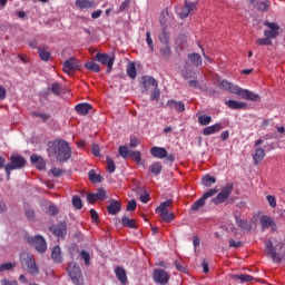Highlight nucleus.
Segmentation results:
<instances>
[{
	"label": "nucleus",
	"mask_w": 285,
	"mask_h": 285,
	"mask_svg": "<svg viewBox=\"0 0 285 285\" xmlns=\"http://www.w3.org/2000/svg\"><path fill=\"white\" fill-rule=\"evenodd\" d=\"M52 153L58 161H68L72 157V148L70 144L63 139L53 141Z\"/></svg>",
	"instance_id": "1"
},
{
	"label": "nucleus",
	"mask_w": 285,
	"mask_h": 285,
	"mask_svg": "<svg viewBox=\"0 0 285 285\" xmlns=\"http://www.w3.org/2000/svg\"><path fill=\"white\" fill-rule=\"evenodd\" d=\"M20 264L24 267L27 273L31 275V277H37L39 275V266H37V261L35 259V255L23 252L20 255Z\"/></svg>",
	"instance_id": "2"
},
{
	"label": "nucleus",
	"mask_w": 285,
	"mask_h": 285,
	"mask_svg": "<svg viewBox=\"0 0 285 285\" xmlns=\"http://www.w3.org/2000/svg\"><path fill=\"white\" fill-rule=\"evenodd\" d=\"M26 164V158H23L21 155H11L10 163L4 166L7 179H10V173H12V170H21Z\"/></svg>",
	"instance_id": "3"
},
{
	"label": "nucleus",
	"mask_w": 285,
	"mask_h": 285,
	"mask_svg": "<svg viewBox=\"0 0 285 285\" xmlns=\"http://www.w3.org/2000/svg\"><path fill=\"white\" fill-rule=\"evenodd\" d=\"M67 272L75 285H83V274H81V267L77 263H69Z\"/></svg>",
	"instance_id": "4"
},
{
	"label": "nucleus",
	"mask_w": 285,
	"mask_h": 285,
	"mask_svg": "<svg viewBox=\"0 0 285 285\" xmlns=\"http://www.w3.org/2000/svg\"><path fill=\"white\" fill-rule=\"evenodd\" d=\"M24 239L27 244L33 246L38 253H46V250H48V244L46 243V238H43V236L41 235L26 236Z\"/></svg>",
	"instance_id": "5"
},
{
	"label": "nucleus",
	"mask_w": 285,
	"mask_h": 285,
	"mask_svg": "<svg viewBox=\"0 0 285 285\" xmlns=\"http://www.w3.org/2000/svg\"><path fill=\"white\" fill-rule=\"evenodd\" d=\"M281 248H282V243L273 247L272 240L265 242V250L269 255V257L273 259V262H276V264H279V262H282V257H284V254L279 252Z\"/></svg>",
	"instance_id": "6"
},
{
	"label": "nucleus",
	"mask_w": 285,
	"mask_h": 285,
	"mask_svg": "<svg viewBox=\"0 0 285 285\" xmlns=\"http://www.w3.org/2000/svg\"><path fill=\"white\" fill-rule=\"evenodd\" d=\"M233 184H228L226 187L222 189V191L214 198L209 200V206H219V204H224L233 193Z\"/></svg>",
	"instance_id": "7"
},
{
	"label": "nucleus",
	"mask_w": 285,
	"mask_h": 285,
	"mask_svg": "<svg viewBox=\"0 0 285 285\" xmlns=\"http://www.w3.org/2000/svg\"><path fill=\"white\" fill-rule=\"evenodd\" d=\"M217 195V189L212 188L207 190L202 198L197 199L193 205H191V210H199V208H203V206H206L208 204L210 206V197H215Z\"/></svg>",
	"instance_id": "8"
},
{
	"label": "nucleus",
	"mask_w": 285,
	"mask_h": 285,
	"mask_svg": "<svg viewBox=\"0 0 285 285\" xmlns=\"http://www.w3.org/2000/svg\"><path fill=\"white\" fill-rule=\"evenodd\" d=\"M217 195V189L212 188L207 190L202 198L197 199L193 205H191V210H199V208H203V206H206L208 204L210 206V197H215Z\"/></svg>",
	"instance_id": "9"
},
{
	"label": "nucleus",
	"mask_w": 285,
	"mask_h": 285,
	"mask_svg": "<svg viewBox=\"0 0 285 285\" xmlns=\"http://www.w3.org/2000/svg\"><path fill=\"white\" fill-rule=\"evenodd\" d=\"M62 70L67 75H70V72H75L77 70H81V62L76 58L71 57L63 62Z\"/></svg>",
	"instance_id": "10"
},
{
	"label": "nucleus",
	"mask_w": 285,
	"mask_h": 285,
	"mask_svg": "<svg viewBox=\"0 0 285 285\" xmlns=\"http://www.w3.org/2000/svg\"><path fill=\"white\" fill-rule=\"evenodd\" d=\"M97 61L107 67V72H112V66L115 63V56H109L108 53H97Z\"/></svg>",
	"instance_id": "11"
},
{
	"label": "nucleus",
	"mask_w": 285,
	"mask_h": 285,
	"mask_svg": "<svg viewBox=\"0 0 285 285\" xmlns=\"http://www.w3.org/2000/svg\"><path fill=\"white\" fill-rule=\"evenodd\" d=\"M154 282L156 284L166 285L170 282V273L164 269H154Z\"/></svg>",
	"instance_id": "12"
},
{
	"label": "nucleus",
	"mask_w": 285,
	"mask_h": 285,
	"mask_svg": "<svg viewBox=\"0 0 285 285\" xmlns=\"http://www.w3.org/2000/svg\"><path fill=\"white\" fill-rule=\"evenodd\" d=\"M49 230L55 235V237H58L59 239H63L68 233V227L66 223H60L58 226L52 225L49 227Z\"/></svg>",
	"instance_id": "13"
},
{
	"label": "nucleus",
	"mask_w": 285,
	"mask_h": 285,
	"mask_svg": "<svg viewBox=\"0 0 285 285\" xmlns=\"http://www.w3.org/2000/svg\"><path fill=\"white\" fill-rule=\"evenodd\" d=\"M156 213L158 215H175V212H173V200L168 199L161 203L156 207Z\"/></svg>",
	"instance_id": "14"
},
{
	"label": "nucleus",
	"mask_w": 285,
	"mask_h": 285,
	"mask_svg": "<svg viewBox=\"0 0 285 285\" xmlns=\"http://www.w3.org/2000/svg\"><path fill=\"white\" fill-rule=\"evenodd\" d=\"M141 83H142V92H148L150 88H158L159 83L156 79H154L150 76H142L141 77Z\"/></svg>",
	"instance_id": "15"
},
{
	"label": "nucleus",
	"mask_w": 285,
	"mask_h": 285,
	"mask_svg": "<svg viewBox=\"0 0 285 285\" xmlns=\"http://www.w3.org/2000/svg\"><path fill=\"white\" fill-rule=\"evenodd\" d=\"M237 96L242 97V99H246L247 101H261L259 95L247 89H242L240 87Z\"/></svg>",
	"instance_id": "16"
},
{
	"label": "nucleus",
	"mask_w": 285,
	"mask_h": 285,
	"mask_svg": "<svg viewBox=\"0 0 285 285\" xmlns=\"http://www.w3.org/2000/svg\"><path fill=\"white\" fill-rule=\"evenodd\" d=\"M265 26L269 28L268 30L264 31L265 37L267 39H275L277 35H279V27L275 22H265Z\"/></svg>",
	"instance_id": "17"
},
{
	"label": "nucleus",
	"mask_w": 285,
	"mask_h": 285,
	"mask_svg": "<svg viewBox=\"0 0 285 285\" xmlns=\"http://www.w3.org/2000/svg\"><path fill=\"white\" fill-rule=\"evenodd\" d=\"M249 2L258 12H268L271 8V1L268 0H249Z\"/></svg>",
	"instance_id": "18"
},
{
	"label": "nucleus",
	"mask_w": 285,
	"mask_h": 285,
	"mask_svg": "<svg viewBox=\"0 0 285 285\" xmlns=\"http://www.w3.org/2000/svg\"><path fill=\"white\" fill-rule=\"evenodd\" d=\"M219 88H222L223 90H227V92H230L232 95H238L239 92V86L234 85L228 80L220 81Z\"/></svg>",
	"instance_id": "19"
},
{
	"label": "nucleus",
	"mask_w": 285,
	"mask_h": 285,
	"mask_svg": "<svg viewBox=\"0 0 285 285\" xmlns=\"http://www.w3.org/2000/svg\"><path fill=\"white\" fill-rule=\"evenodd\" d=\"M109 215H117L121 212V203L116 199H110L107 205Z\"/></svg>",
	"instance_id": "20"
},
{
	"label": "nucleus",
	"mask_w": 285,
	"mask_h": 285,
	"mask_svg": "<svg viewBox=\"0 0 285 285\" xmlns=\"http://www.w3.org/2000/svg\"><path fill=\"white\" fill-rule=\"evenodd\" d=\"M225 106L230 108V110H246V108H248L246 102H239L237 100H226Z\"/></svg>",
	"instance_id": "21"
},
{
	"label": "nucleus",
	"mask_w": 285,
	"mask_h": 285,
	"mask_svg": "<svg viewBox=\"0 0 285 285\" xmlns=\"http://www.w3.org/2000/svg\"><path fill=\"white\" fill-rule=\"evenodd\" d=\"M115 274L118 282H120V284L122 285L128 284V275L126 274V269L124 267L121 266L116 267Z\"/></svg>",
	"instance_id": "22"
},
{
	"label": "nucleus",
	"mask_w": 285,
	"mask_h": 285,
	"mask_svg": "<svg viewBox=\"0 0 285 285\" xmlns=\"http://www.w3.org/2000/svg\"><path fill=\"white\" fill-rule=\"evenodd\" d=\"M167 106L170 108V110H176L177 112H184V110H186V105L175 99L168 100Z\"/></svg>",
	"instance_id": "23"
},
{
	"label": "nucleus",
	"mask_w": 285,
	"mask_h": 285,
	"mask_svg": "<svg viewBox=\"0 0 285 285\" xmlns=\"http://www.w3.org/2000/svg\"><path fill=\"white\" fill-rule=\"evenodd\" d=\"M150 154L153 157H156V159H164L165 157H168V151L164 147H153L150 149Z\"/></svg>",
	"instance_id": "24"
},
{
	"label": "nucleus",
	"mask_w": 285,
	"mask_h": 285,
	"mask_svg": "<svg viewBox=\"0 0 285 285\" xmlns=\"http://www.w3.org/2000/svg\"><path fill=\"white\" fill-rule=\"evenodd\" d=\"M51 259L55 264H61L63 262V257L61 256V247L59 245L53 246L51 249Z\"/></svg>",
	"instance_id": "25"
},
{
	"label": "nucleus",
	"mask_w": 285,
	"mask_h": 285,
	"mask_svg": "<svg viewBox=\"0 0 285 285\" xmlns=\"http://www.w3.org/2000/svg\"><path fill=\"white\" fill-rule=\"evenodd\" d=\"M92 108V105L88 102L78 104L75 107L76 112H78L81 116L88 115L90 112V109Z\"/></svg>",
	"instance_id": "26"
},
{
	"label": "nucleus",
	"mask_w": 285,
	"mask_h": 285,
	"mask_svg": "<svg viewBox=\"0 0 285 285\" xmlns=\"http://www.w3.org/2000/svg\"><path fill=\"white\" fill-rule=\"evenodd\" d=\"M77 8L83 9H92L97 8V2L92 0H76Z\"/></svg>",
	"instance_id": "27"
},
{
	"label": "nucleus",
	"mask_w": 285,
	"mask_h": 285,
	"mask_svg": "<svg viewBox=\"0 0 285 285\" xmlns=\"http://www.w3.org/2000/svg\"><path fill=\"white\" fill-rule=\"evenodd\" d=\"M30 159L31 164H35L38 170H43L46 168V160H43L41 156L31 155Z\"/></svg>",
	"instance_id": "28"
},
{
	"label": "nucleus",
	"mask_w": 285,
	"mask_h": 285,
	"mask_svg": "<svg viewBox=\"0 0 285 285\" xmlns=\"http://www.w3.org/2000/svg\"><path fill=\"white\" fill-rule=\"evenodd\" d=\"M222 124H215L208 127H205L203 130V135L205 137H208V135H215V132H219V130H222Z\"/></svg>",
	"instance_id": "29"
},
{
	"label": "nucleus",
	"mask_w": 285,
	"mask_h": 285,
	"mask_svg": "<svg viewBox=\"0 0 285 285\" xmlns=\"http://www.w3.org/2000/svg\"><path fill=\"white\" fill-rule=\"evenodd\" d=\"M235 219L239 228H243V230H252L253 225H250V222L243 219L242 216H235Z\"/></svg>",
	"instance_id": "30"
},
{
	"label": "nucleus",
	"mask_w": 285,
	"mask_h": 285,
	"mask_svg": "<svg viewBox=\"0 0 285 285\" xmlns=\"http://www.w3.org/2000/svg\"><path fill=\"white\" fill-rule=\"evenodd\" d=\"M261 224L262 228H272V230H275V222L271 219V216H262L261 217Z\"/></svg>",
	"instance_id": "31"
},
{
	"label": "nucleus",
	"mask_w": 285,
	"mask_h": 285,
	"mask_svg": "<svg viewBox=\"0 0 285 285\" xmlns=\"http://www.w3.org/2000/svg\"><path fill=\"white\" fill-rule=\"evenodd\" d=\"M187 58L193 63V66H195L196 68H199V66H202V63H203L202 56L197 52L189 53L187 56Z\"/></svg>",
	"instance_id": "32"
},
{
	"label": "nucleus",
	"mask_w": 285,
	"mask_h": 285,
	"mask_svg": "<svg viewBox=\"0 0 285 285\" xmlns=\"http://www.w3.org/2000/svg\"><path fill=\"white\" fill-rule=\"evenodd\" d=\"M88 177H89V181H91V184H101V181H104V177H101L100 174H97V171H95V169L89 170Z\"/></svg>",
	"instance_id": "33"
},
{
	"label": "nucleus",
	"mask_w": 285,
	"mask_h": 285,
	"mask_svg": "<svg viewBox=\"0 0 285 285\" xmlns=\"http://www.w3.org/2000/svg\"><path fill=\"white\" fill-rule=\"evenodd\" d=\"M266 157V151L263 148H256L255 154L253 156L254 163L256 166Z\"/></svg>",
	"instance_id": "34"
},
{
	"label": "nucleus",
	"mask_w": 285,
	"mask_h": 285,
	"mask_svg": "<svg viewBox=\"0 0 285 285\" xmlns=\"http://www.w3.org/2000/svg\"><path fill=\"white\" fill-rule=\"evenodd\" d=\"M171 55L173 49L170 48V45H165L163 48H160V57H163V59L166 61L170 60Z\"/></svg>",
	"instance_id": "35"
},
{
	"label": "nucleus",
	"mask_w": 285,
	"mask_h": 285,
	"mask_svg": "<svg viewBox=\"0 0 285 285\" xmlns=\"http://www.w3.org/2000/svg\"><path fill=\"white\" fill-rule=\"evenodd\" d=\"M160 43L170 45V33L167 29H161V32L158 35Z\"/></svg>",
	"instance_id": "36"
},
{
	"label": "nucleus",
	"mask_w": 285,
	"mask_h": 285,
	"mask_svg": "<svg viewBox=\"0 0 285 285\" xmlns=\"http://www.w3.org/2000/svg\"><path fill=\"white\" fill-rule=\"evenodd\" d=\"M202 184L206 188H210V186H213V184H217V178H215V176L205 175L202 179Z\"/></svg>",
	"instance_id": "37"
},
{
	"label": "nucleus",
	"mask_w": 285,
	"mask_h": 285,
	"mask_svg": "<svg viewBox=\"0 0 285 285\" xmlns=\"http://www.w3.org/2000/svg\"><path fill=\"white\" fill-rule=\"evenodd\" d=\"M38 55H39L41 61H50L51 53H50V51L47 50L46 47H39Z\"/></svg>",
	"instance_id": "38"
},
{
	"label": "nucleus",
	"mask_w": 285,
	"mask_h": 285,
	"mask_svg": "<svg viewBox=\"0 0 285 285\" xmlns=\"http://www.w3.org/2000/svg\"><path fill=\"white\" fill-rule=\"evenodd\" d=\"M161 170H164V166H161L159 161L153 163L149 166V171H151L153 175H161Z\"/></svg>",
	"instance_id": "39"
},
{
	"label": "nucleus",
	"mask_w": 285,
	"mask_h": 285,
	"mask_svg": "<svg viewBox=\"0 0 285 285\" xmlns=\"http://www.w3.org/2000/svg\"><path fill=\"white\" fill-rule=\"evenodd\" d=\"M127 75L130 79H137V67L135 66V62H130L127 66Z\"/></svg>",
	"instance_id": "40"
},
{
	"label": "nucleus",
	"mask_w": 285,
	"mask_h": 285,
	"mask_svg": "<svg viewBox=\"0 0 285 285\" xmlns=\"http://www.w3.org/2000/svg\"><path fill=\"white\" fill-rule=\"evenodd\" d=\"M85 68L87 70H90L91 72H101V68L99 67V63L95 61L86 62Z\"/></svg>",
	"instance_id": "41"
},
{
	"label": "nucleus",
	"mask_w": 285,
	"mask_h": 285,
	"mask_svg": "<svg viewBox=\"0 0 285 285\" xmlns=\"http://www.w3.org/2000/svg\"><path fill=\"white\" fill-rule=\"evenodd\" d=\"M234 279H240L242 282H253V279H255V277H253L252 275L248 274H235L233 275Z\"/></svg>",
	"instance_id": "42"
},
{
	"label": "nucleus",
	"mask_w": 285,
	"mask_h": 285,
	"mask_svg": "<svg viewBox=\"0 0 285 285\" xmlns=\"http://www.w3.org/2000/svg\"><path fill=\"white\" fill-rule=\"evenodd\" d=\"M122 225L127 226V228H137L135 219L128 218V216L122 217Z\"/></svg>",
	"instance_id": "43"
},
{
	"label": "nucleus",
	"mask_w": 285,
	"mask_h": 285,
	"mask_svg": "<svg viewBox=\"0 0 285 285\" xmlns=\"http://www.w3.org/2000/svg\"><path fill=\"white\" fill-rule=\"evenodd\" d=\"M106 159H107V170H108V173H110V175H112V173H115V170H117L115 160H112V158H110V156H107Z\"/></svg>",
	"instance_id": "44"
},
{
	"label": "nucleus",
	"mask_w": 285,
	"mask_h": 285,
	"mask_svg": "<svg viewBox=\"0 0 285 285\" xmlns=\"http://www.w3.org/2000/svg\"><path fill=\"white\" fill-rule=\"evenodd\" d=\"M72 206L77 208V210H81L83 208V202L81 200V197L73 196L72 197Z\"/></svg>",
	"instance_id": "45"
},
{
	"label": "nucleus",
	"mask_w": 285,
	"mask_h": 285,
	"mask_svg": "<svg viewBox=\"0 0 285 285\" xmlns=\"http://www.w3.org/2000/svg\"><path fill=\"white\" fill-rule=\"evenodd\" d=\"M32 116L39 117V119H41L42 121H48L49 119H52V115L41 112V111H35V112H32Z\"/></svg>",
	"instance_id": "46"
},
{
	"label": "nucleus",
	"mask_w": 285,
	"mask_h": 285,
	"mask_svg": "<svg viewBox=\"0 0 285 285\" xmlns=\"http://www.w3.org/2000/svg\"><path fill=\"white\" fill-rule=\"evenodd\" d=\"M130 151L131 150H129L127 146H120L118 148V153L122 159H128V157H130Z\"/></svg>",
	"instance_id": "47"
},
{
	"label": "nucleus",
	"mask_w": 285,
	"mask_h": 285,
	"mask_svg": "<svg viewBox=\"0 0 285 285\" xmlns=\"http://www.w3.org/2000/svg\"><path fill=\"white\" fill-rule=\"evenodd\" d=\"M210 121H213V117L210 116L203 115L198 117V122L200 124V126H208Z\"/></svg>",
	"instance_id": "48"
},
{
	"label": "nucleus",
	"mask_w": 285,
	"mask_h": 285,
	"mask_svg": "<svg viewBox=\"0 0 285 285\" xmlns=\"http://www.w3.org/2000/svg\"><path fill=\"white\" fill-rule=\"evenodd\" d=\"M80 257L83 259L86 266H90V253H88V250L82 249L80 252Z\"/></svg>",
	"instance_id": "49"
},
{
	"label": "nucleus",
	"mask_w": 285,
	"mask_h": 285,
	"mask_svg": "<svg viewBox=\"0 0 285 285\" xmlns=\"http://www.w3.org/2000/svg\"><path fill=\"white\" fill-rule=\"evenodd\" d=\"M51 92L56 95V97H59L61 95V83L59 82H53L51 85Z\"/></svg>",
	"instance_id": "50"
},
{
	"label": "nucleus",
	"mask_w": 285,
	"mask_h": 285,
	"mask_svg": "<svg viewBox=\"0 0 285 285\" xmlns=\"http://www.w3.org/2000/svg\"><path fill=\"white\" fill-rule=\"evenodd\" d=\"M129 157H131L136 164H141V151L131 150Z\"/></svg>",
	"instance_id": "51"
},
{
	"label": "nucleus",
	"mask_w": 285,
	"mask_h": 285,
	"mask_svg": "<svg viewBox=\"0 0 285 285\" xmlns=\"http://www.w3.org/2000/svg\"><path fill=\"white\" fill-rule=\"evenodd\" d=\"M146 41L148 48L150 49V52H155V43H153V37L150 36V31L146 32Z\"/></svg>",
	"instance_id": "52"
},
{
	"label": "nucleus",
	"mask_w": 285,
	"mask_h": 285,
	"mask_svg": "<svg viewBox=\"0 0 285 285\" xmlns=\"http://www.w3.org/2000/svg\"><path fill=\"white\" fill-rule=\"evenodd\" d=\"M266 200H267L268 205L271 206V208H277V198L275 196L267 195Z\"/></svg>",
	"instance_id": "53"
},
{
	"label": "nucleus",
	"mask_w": 285,
	"mask_h": 285,
	"mask_svg": "<svg viewBox=\"0 0 285 285\" xmlns=\"http://www.w3.org/2000/svg\"><path fill=\"white\" fill-rule=\"evenodd\" d=\"M96 197L100 202H104L105 199H108V195H106V189L99 188L98 191L96 193Z\"/></svg>",
	"instance_id": "54"
},
{
	"label": "nucleus",
	"mask_w": 285,
	"mask_h": 285,
	"mask_svg": "<svg viewBox=\"0 0 285 285\" xmlns=\"http://www.w3.org/2000/svg\"><path fill=\"white\" fill-rule=\"evenodd\" d=\"M159 222L170 224V222H175V215H161Z\"/></svg>",
	"instance_id": "55"
},
{
	"label": "nucleus",
	"mask_w": 285,
	"mask_h": 285,
	"mask_svg": "<svg viewBox=\"0 0 285 285\" xmlns=\"http://www.w3.org/2000/svg\"><path fill=\"white\" fill-rule=\"evenodd\" d=\"M14 268V263H3L0 265V273H4L6 271H12Z\"/></svg>",
	"instance_id": "56"
},
{
	"label": "nucleus",
	"mask_w": 285,
	"mask_h": 285,
	"mask_svg": "<svg viewBox=\"0 0 285 285\" xmlns=\"http://www.w3.org/2000/svg\"><path fill=\"white\" fill-rule=\"evenodd\" d=\"M161 96V91L159 90V87H154V91L150 94L151 101H157L159 97Z\"/></svg>",
	"instance_id": "57"
},
{
	"label": "nucleus",
	"mask_w": 285,
	"mask_h": 285,
	"mask_svg": "<svg viewBox=\"0 0 285 285\" xmlns=\"http://www.w3.org/2000/svg\"><path fill=\"white\" fill-rule=\"evenodd\" d=\"M131 0H125L120 3L118 12H124L130 8Z\"/></svg>",
	"instance_id": "58"
},
{
	"label": "nucleus",
	"mask_w": 285,
	"mask_h": 285,
	"mask_svg": "<svg viewBox=\"0 0 285 285\" xmlns=\"http://www.w3.org/2000/svg\"><path fill=\"white\" fill-rule=\"evenodd\" d=\"M128 213H135L137 210V200L132 199L127 204Z\"/></svg>",
	"instance_id": "59"
},
{
	"label": "nucleus",
	"mask_w": 285,
	"mask_h": 285,
	"mask_svg": "<svg viewBox=\"0 0 285 285\" xmlns=\"http://www.w3.org/2000/svg\"><path fill=\"white\" fill-rule=\"evenodd\" d=\"M256 43L258 46H271V43H273V41H271L268 37H265V38L257 39Z\"/></svg>",
	"instance_id": "60"
},
{
	"label": "nucleus",
	"mask_w": 285,
	"mask_h": 285,
	"mask_svg": "<svg viewBox=\"0 0 285 285\" xmlns=\"http://www.w3.org/2000/svg\"><path fill=\"white\" fill-rule=\"evenodd\" d=\"M140 141L139 138L137 137H131L129 140V146L130 148H137V146H139Z\"/></svg>",
	"instance_id": "61"
},
{
	"label": "nucleus",
	"mask_w": 285,
	"mask_h": 285,
	"mask_svg": "<svg viewBox=\"0 0 285 285\" xmlns=\"http://www.w3.org/2000/svg\"><path fill=\"white\" fill-rule=\"evenodd\" d=\"M49 212L51 215H59V208H57V205L55 204L49 205Z\"/></svg>",
	"instance_id": "62"
},
{
	"label": "nucleus",
	"mask_w": 285,
	"mask_h": 285,
	"mask_svg": "<svg viewBox=\"0 0 285 285\" xmlns=\"http://www.w3.org/2000/svg\"><path fill=\"white\" fill-rule=\"evenodd\" d=\"M51 174L53 177H61V175H63V170H61L59 168H52Z\"/></svg>",
	"instance_id": "63"
},
{
	"label": "nucleus",
	"mask_w": 285,
	"mask_h": 285,
	"mask_svg": "<svg viewBox=\"0 0 285 285\" xmlns=\"http://www.w3.org/2000/svg\"><path fill=\"white\" fill-rule=\"evenodd\" d=\"M1 285H19L17 281H10L7 278L1 279Z\"/></svg>",
	"instance_id": "64"
}]
</instances>
